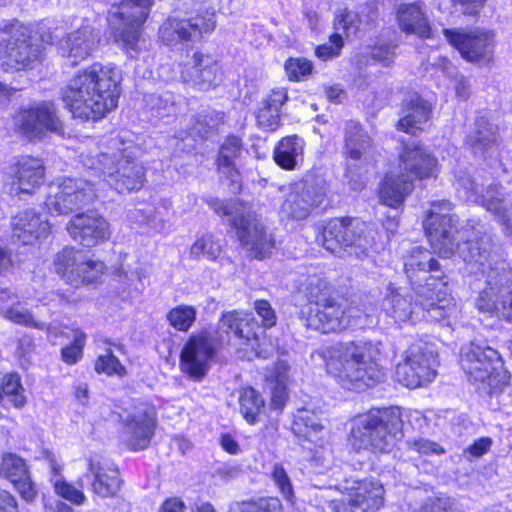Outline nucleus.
Returning a JSON list of instances; mask_svg holds the SVG:
<instances>
[{"label":"nucleus","mask_w":512,"mask_h":512,"mask_svg":"<svg viewBox=\"0 0 512 512\" xmlns=\"http://www.w3.org/2000/svg\"><path fill=\"white\" fill-rule=\"evenodd\" d=\"M304 140L296 135L281 139L273 152L275 162L283 169L293 170L302 160Z\"/></svg>","instance_id":"79ce46f5"},{"label":"nucleus","mask_w":512,"mask_h":512,"mask_svg":"<svg viewBox=\"0 0 512 512\" xmlns=\"http://www.w3.org/2000/svg\"><path fill=\"white\" fill-rule=\"evenodd\" d=\"M53 486L57 495L74 505H82L86 501V496L80 489L63 479H57Z\"/></svg>","instance_id":"bf43d9fd"},{"label":"nucleus","mask_w":512,"mask_h":512,"mask_svg":"<svg viewBox=\"0 0 512 512\" xmlns=\"http://www.w3.org/2000/svg\"><path fill=\"white\" fill-rule=\"evenodd\" d=\"M453 204L448 200L431 203L423 227L432 248L441 257L448 258L456 251L471 267L476 280L486 285L475 300L482 313L495 314L512 325V273L493 267L491 241L488 236L467 224L458 228L457 215L451 214Z\"/></svg>","instance_id":"f257e3e1"},{"label":"nucleus","mask_w":512,"mask_h":512,"mask_svg":"<svg viewBox=\"0 0 512 512\" xmlns=\"http://www.w3.org/2000/svg\"><path fill=\"white\" fill-rule=\"evenodd\" d=\"M400 29L406 34L420 38L431 37V26L423 10L416 4H401L397 10Z\"/></svg>","instance_id":"4c0bfd02"},{"label":"nucleus","mask_w":512,"mask_h":512,"mask_svg":"<svg viewBox=\"0 0 512 512\" xmlns=\"http://www.w3.org/2000/svg\"><path fill=\"white\" fill-rule=\"evenodd\" d=\"M66 229L73 240L85 247H94L109 237L108 222L95 211L76 214Z\"/></svg>","instance_id":"4be33fe9"},{"label":"nucleus","mask_w":512,"mask_h":512,"mask_svg":"<svg viewBox=\"0 0 512 512\" xmlns=\"http://www.w3.org/2000/svg\"><path fill=\"white\" fill-rule=\"evenodd\" d=\"M254 308L258 316L261 318L262 326L264 328H271L276 325V313L267 300H256L254 302Z\"/></svg>","instance_id":"0e129e2a"},{"label":"nucleus","mask_w":512,"mask_h":512,"mask_svg":"<svg viewBox=\"0 0 512 512\" xmlns=\"http://www.w3.org/2000/svg\"><path fill=\"white\" fill-rule=\"evenodd\" d=\"M100 42L99 31L90 24H83L78 29L67 33L59 41V52L63 57L72 58V64L89 57Z\"/></svg>","instance_id":"a878e982"},{"label":"nucleus","mask_w":512,"mask_h":512,"mask_svg":"<svg viewBox=\"0 0 512 512\" xmlns=\"http://www.w3.org/2000/svg\"><path fill=\"white\" fill-rule=\"evenodd\" d=\"M322 418L312 410L300 409L294 416L292 431L298 437L311 442L317 441V436L324 430Z\"/></svg>","instance_id":"37998d69"},{"label":"nucleus","mask_w":512,"mask_h":512,"mask_svg":"<svg viewBox=\"0 0 512 512\" xmlns=\"http://www.w3.org/2000/svg\"><path fill=\"white\" fill-rule=\"evenodd\" d=\"M0 476L8 479L26 501H32L36 495L25 461L15 454L8 453L2 458Z\"/></svg>","instance_id":"473e14b6"},{"label":"nucleus","mask_w":512,"mask_h":512,"mask_svg":"<svg viewBox=\"0 0 512 512\" xmlns=\"http://www.w3.org/2000/svg\"><path fill=\"white\" fill-rule=\"evenodd\" d=\"M299 318L307 328L321 333H335L348 328H364L372 324L371 313L355 302L331 298L319 306L301 309Z\"/></svg>","instance_id":"0eeeda50"},{"label":"nucleus","mask_w":512,"mask_h":512,"mask_svg":"<svg viewBox=\"0 0 512 512\" xmlns=\"http://www.w3.org/2000/svg\"><path fill=\"white\" fill-rule=\"evenodd\" d=\"M284 69L290 81L299 82L306 80L312 74L314 65L306 58L291 57L285 61Z\"/></svg>","instance_id":"8fccbe9b"},{"label":"nucleus","mask_w":512,"mask_h":512,"mask_svg":"<svg viewBox=\"0 0 512 512\" xmlns=\"http://www.w3.org/2000/svg\"><path fill=\"white\" fill-rule=\"evenodd\" d=\"M447 41L456 48L461 56L470 62H489L494 53V34L481 30L444 29Z\"/></svg>","instance_id":"aec40b11"},{"label":"nucleus","mask_w":512,"mask_h":512,"mask_svg":"<svg viewBox=\"0 0 512 512\" xmlns=\"http://www.w3.org/2000/svg\"><path fill=\"white\" fill-rule=\"evenodd\" d=\"M497 141V126L486 117H478L472 131L468 134L466 144L475 156L486 157Z\"/></svg>","instance_id":"e433bc0d"},{"label":"nucleus","mask_w":512,"mask_h":512,"mask_svg":"<svg viewBox=\"0 0 512 512\" xmlns=\"http://www.w3.org/2000/svg\"><path fill=\"white\" fill-rule=\"evenodd\" d=\"M230 512H283V509L278 498L267 497L239 503Z\"/></svg>","instance_id":"3c124183"},{"label":"nucleus","mask_w":512,"mask_h":512,"mask_svg":"<svg viewBox=\"0 0 512 512\" xmlns=\"http://www.w3.org/2000/svg\"><path fill=\"white\" fill-rule=\"evenodd\" d=\"M154 0H122L109 12V23L115 35L128 51H137L140 27L146 21Z\"/></svg>","instance_id":"f8f14e48"},{"label":"nucleus","mask_w":512,"mask_h":512,"mask_svg":"<svg viewBox=\"0 0 512 512\" xmlns=\"http://www.w3.org/2000/svg\"><path fill=\"white\" fill-rule=\"evenodd\" d=\"M240 413L249 424L261 421L260 417L265 412V400L253 387H246L239 395Z\"/></svg>","instance_id":"c03bdc74"},{"label":"nucleus","mask_w":512,"mask_h":512,"mask_svg":"<svg viewBox=\"0 0 512 512\" xmlns=\"http://www.w3.org/2000/svg\"><path fill=\"white\" fill-rule=\"evenodd\" d=\"M454 186L460 198L474 202L480 185L465 171H459L455 176Z\"/></svg>","instance_id":"5fc2aeb1"},{"label":"nucleus","mask_w":512,"mask_h":512,"mask_svg":"<svg viewBox=\"0 0 512 512\" xmlns=\"http://www.w3.org/2000/svg\"><path fill=\"white\" fill-rule=\"evenodd\" d=\"M451 507L452 502L448 497H430L416 512H455Z\"/></svg>","instance_id":"338daca9"},{"label":"nucleus","mask_w":512,"mask_h":512,"mask_svg":"<svg viewBox=\"0 0 512 512\" xmlns=\"http://www.w3.org/2000/svg\"><path fill=\"white\" fill-rule=\"evenodd\" d=\"M323 247L337 255L363 259L374 245L373 231L357 218H334L327 222L322 232Z\"/></svg>","instance_id":"9d476101"},{"label":"nucleus","mask_w":512,"mask_h":512,"mask_svg":"<svg viewBox=\"0 0 512 512\" xmlns=\"http://www.w3.org/2000/svg\"><path fill=\"white\" fill-rule=\"evenodd\" d=\"M176 8L184 17L171 16L160 28V37L170 45L184 40H194L203 32L215 28L214 10L204 7L199 0H176Z\"/></svg>","instance_id":"9b49d317"},{"label":"nucleus","mask_w":512,"mask_h":512,"mask_svg":"<svg viewBox=\"0 0 512 512\" xmlns=\"http://www.w3.org/2000/svg\"><path fill=\"white\" fill-rule=\"evenodd\" d=\"M41 54L26 29L0 32V65L5 71H19L36 62Z\"/></svg>","instance_id":"dca6fc26"},{"label":"nucleus","mask_w":512,"mask_h":512,"mask_svg":"<svg viewBox=\"0 0 512 512\" xmlns=\"http://www.w3.org/2000/svg\"><path fill=\"white\" fill-rule=\"evenodd\" d=\"M222 251V245L219 239L212 234H205L198 238L190 248V257L194 260L206 258L207 260H216Z\"/></svg>","instance_id":"49530a36"},{"label":"nucleus","mask_w":512,"mask_h":512,"mask_svg":"<svg viewBox=\"0 0 512 512\" xmlns=\"http://www.w3.org/2000/svg\"><path fill=\"white\" fill-rule=\"evenodd\" d=\"M243 344L245 345L244 349L247 351L250 350L257 358L267 359L271 356L272 349L260 342L259 336L256 332L255 335L251 337V339H248Z\"/></svg>","instance_id":"774afa93"},{"label":"nucleus","mask_w":512,"mask_h":512,"mask_svg":"<svg viewBox=\"0 0 512 512\" xmlns=\"http://www.w3.org/2000/svg\"><path fill=\"white\" fill-rule=\"evenodd\" d=\"M196 315L194 306L181 304L170 309L166 314V319L175 330L187 332L196 321Z\"/></svg>","instance_id":"de8ad7c7"},{"label":"nucleus","mask_w":512,"mask_h":512,"mask_svg":"<svg viewBox=\"0 0 512 512\" xmlns=\"http://www.w3.org/2000/svg\"><path fill=\"white\" fill-rule=\"evenodd\" d=\"M5 317L17 324L41 328L42 324L34 321L32 314L20 304L12 306L5 312Z\"/></svg>","instance_id":"680f3d73"},{"label":"nucleus","mask_w":512,"mask_h":512,"mask_svg":"<svg viewBox=\"0 0 512 512\" xmlns=\"http://www.w3.org/2000/svg\"><path fill=\"white\" fill-rule=\"evenodd\" d=\"M155 413L148 407L138 408L123 421V440L133 451L146 449L154 435Z\"/></svg>","instance_id":"b1692460"},{"label":"nucleus","mask_w":512,"mask_h":512,"mask_svg":"<svg viewBox=\"0 0 512 512\" xmlns=\"http://www.w3.org/2000/svg\"><path fill=\"white\" fill-rule=\"evenodd\" d=\"M14 126L17 133L30 141L42 140L50 134H64L63 122L51 101H42L21 109L14 116Z\"/></svg>","instance_id":"ddd939ff"},{"label":"nucleus","mask_w":512,"mask_h":512,"mask_svg":"<svg viewBox=\"0 0 512 512\" xmlns=\"http://www.w3.org/2000/svg\"><path fill=\"white\" fill-rule=\"evenodd\" d=\"M300 291L303 292L311 304L310 306H319L331 299L330 287L328 282L318 276H309L300 286Z\"/></svg>","instance_id":"a18cd8bd"},{"label":"nucleus","mask_w":512,"mask_h":512,"mask_svg":"<svg viewBox=\"0 0 512 512\" xmlns=\"http://www.w3.org/2000/svg\"><path fill=\"white\" fill-rule=\"evenodd\" d=\"M407 445L411 450L424 455H440L444 453V449L436 442L424 438H413L407 440Z\"/></svg>","instance_id":"e2e57ef3"},{"label":"nucleus","mask_w":512,"mask_h":512,"mask_svg":"<svg viewBox=\"0 0 512 512\" xmlns=\"http://www.w3.org/2000/svg\"><path fill=\"white\" fill-rule=\"evenodd\" d=\"M136 150L128 145L113 154L101 153L89 158L85 165L119 193L136 191L145 182V168L137 160Z\"/></svg>","instance_id":"6e6552de"},{"label":"nucleus","mask_w":512,"mask_h":512,"mask_svg":"<svg viewBox=\"0 0 512 512\" xmlns=\"http://www.w3.org/2000/svg\"><path fill=\"white\" fill-rule=\"evenodd\" d=\"M441 284L418 285L416 307H420L421 317L427 321H441L456 312V305L450 296H440Z\"/></svg>","instance_id":"393cba45"},{"label":"nucleus","mask_w":512,"mask_h":512,"mask_svg":"<svg viewBox=\"0 0 512 512\" xmlns=\"http://www.w3.org/2000/svg\"><path fill=\"white\" fill-rule=\"evenodd\" d=\"M399 168L405 176L425 179L436 176L437 159L419 142L403 143L399 154Z\"/></svg>","instance_id":"bb28decb"},{"label":"nucleus","mask_w":512,"mask_h":512,"mask_svg":"<svg viewBox=\"0 0 512 512\" xmlns=\"http://www.w3.org/2000/svg\"><path fill=\"white\" fill-rule=\"evenodd\" d=\"M351 437L359 448L389 453L403 437L398 407L373 408L354 418Z\"/></svg>","instance_id":"39448f33"},{"label":"nucleus","mask_w":512,"mask_h":512,"mask_svg":"<svg viewBox=\"0 0 512 512\" xmlns=\"http://www.w3.org/2000/svg\"><path fill=\"white\" fill-rule=\"evenodd\" d=\"M85 341L86 334L82 331L76 330L74 332L73 341L61 350L62 360L69 365H73L78 362V360L82 358Z\"/></svg>","instance_id":"13d9d810"},{"label":"nucleus","mask_w":512,"mask_h":512,"mask_svg":"<svg viewBox=\"0 0 512 512\" xmlns=\"http://www.w3.org/2000/svg\"><path fill=\"white\" fill-rule=\"evenodd\" d=\"M404 269L415 292L418 285H423L422 281H425L424 285L427 283L446 284L442 281L443 275L439 270L438 261L429 250L420 246L414 247L404 258Z\"/></svg>","instance_id":"5701e85b"},{"label":"nucleus","mask_w":512,"mask_h":512,"mask_svg":"<svg viewBox=\"0 0 512 512\" xmlns=\"http://www.w3.org/2000/svg\"><path fill=\"white\" fill-rule=\"evenodd\" d=\"M88 472L92 475V491L101 498H111L121 489L122 480L117 466L110 460H89Z\"/></svg>","instance_id":"c85d7f7f"},{"label":"nucleus","mask_w":512,"mask_h":512,"mask_svg":"<svg viewBox=\"0 0 512 512\" xmlns=\"http://www.w3.org/2000/svg\"><path fill=\"white\" fill-rule=\"evenodd\" d=\"M271 476L283 498L291 505H294L296 499L294 489L284 467L281 464H275Z\"/></svg>","instance_id":"4d7b16f0"},{"label":"nucleus","mask_w":512,"mask_h":512,"mask_svg":"<svg viewBox=\"0 0 512 512\" xmlns=\"http://www.w3.org/2000/svg\"><path fill=\"white\" fill-rule=\"evenodd\" d=\"M412 300V296L404 294L401 288L389 283L382 301V310L395 322L416 321L420 319V307H416V301L413 303Z\"/></svg>","instance_id":"72a5a7b5"},{"label":"nucleus","mask_w":512,"mask_h":512,"mask_svg":"<svg viewBox=\"0 0 512 512\" xmlns=\"http://www.w3.org/2000/svg\"><path fill=\"white\" fill-rule=\"evenodd\" d=\"M431 114V106L418 93H409L402 102L401 117L397 129L416 135L422 131L421 125L426 123Z\"/></svg>","instance_id":"7c9ffc66"},{"label":"nucleus","mask_w":512,"mask_h":512,"mask_svg":"<svg viewBox=\"0 0 512 512\" xmlns=\"http://www.w3.org/2000/svg\"><path fill=\"white\" fill-rule=\"evenodd\" d=\"M146 102L156 117L165 118L176 112L174 96L169 92L161 95L151 94L147 97Z\"/></svg>","instance_id":"603ef678"},{"label":"nucleus","mask_w":512,"mask_h":512,"mask_svg":"<svg viewBox=\"0 0 512 512\" xmlns=\"http://www.w3.org/2000/svg\"><path fill=\"white\" fill-rule=\"evenodd\" d=\"M94 369L98 374H106L108 376L126 375L125 367L120 363L119 359L115 357L112 350H106V354L98 356L95 361Z\"/></svg>","instance_id":"864d4df0"},{"label":"nucleus","mask_w":512,"mask_h":512,"mask_svg":"<svg viewBox=\"0 0 512 512\" xmlns=\"http://www.w3.org/2000/svg\"><path fill=\"white\" fill-rule=\"evenodd\" d=\"M244 151L242 139L234 135L226 137L218 151L216 161L218 171L230 181L233 193L239 192L241 188L237 160L241 158Z\"/></svg>","instance_id":"c756f323"},{"label":"nucleus","mask_w":512,"mask_h":512,"mask_svg":"<svg viewBox=\"0 0 512 512\" xmlns=\"http://www.w3.org/2000/svg\"><path fill=\"white\" fill-rule=\"evenodd\" d=\"M208 205L220 216H229L241 245L248 249L250 256L263 259L272 252L275 240L268 233L257 214L236 200L224 201L213 198Z\"/></svg>","instance_id":"423d86ee"},{"label":"nucleus","mask_w":512,"mask_h":512,"mask_svg":"<svg viewBox=\"0 0 512 512\" xmlns=\"http://www.w3.org/2000/svg\"><path fill=\"white\" fill-rule=\"evenodd\" d=\"M414 188L413 179L404 174H388L381 184L379 197L383 204L397 208Z\"/></svg>","instance_id":"58836bf2"},{"label":"nucleus","mask_w":512,"mask_h":512,"mask_svg":"<svg viewBox=\"0 0 512 512\" xmlns=\"http://www.w3.org/2000/svg\"><path fill=\"white\" fill-rule=\"evenodd\" d=\"M343 47V36L339 32H335L329 36L327 43L316 47L315 55L321 61L326 62L339 57Z\"/></svg>","instance_id":"6e6d98bb"},{"label":"nucleus","mask_w":512,"mask_h":512,"mask_svg":"<svg viewBox=\"0 0 512 512\" xmlns=\"http://www.w3.org/2000/svg\"><path fill=\"white\" fill-rule=\"evenodd\" d=\"M24 388L21 384V378L17 373H8L4 375L0 384V394L8 397L9 401L16 407L21 408L26 404Z\"/></svg>","instance_id":"09e8293b"},{"label":"nucleus","mask_w":512,"mask_h":512,"mask_svg":"<svg viewBox=\"0 0 512 512\" xmlns=\"http://www.w3.org/2000/svg\"><path fill=\"white\" fill-rule=\"evenodd\" d=\"M180 77L188 86L208 91L222 82L223 72L211 56L194 52L191 58L180 64Z\"/></svg>","instance_id":"412c9836"},{"label":"nucleus","mask_w":512,"mask_h":512,"mask_svg":"<svg viewBox=\"0 0 512 512\" xmlns=\"http://www.w3.org/2000/svg\"><path fill=\"white\" fill-rule=\"evenodd\" d=\"M337 488L346 497L335 505V512H377L383 505V486L373 478H346Z\"/></svg>","instance_id":"4468645a"},{"label":"nucleus","mask_w":512,"mask_h":512,"mask_svg":"<svg viewBox=\"0 0 512 512\" xmlns=\"http://www.w3.org/2000/svg\"><path fill=\"white\" fill-rule=\"evenodd\" d=\"M372 139L362 128L361 124L354 120H349L344 129V153L351 160H360L365 154L370 152Z\"/></svg>","instance_id":"ea45409f"},{"label":"nucleus","mask_w":512,"mask_h":512,"mask_svg":"<svg viewBox=\"0 0 512 512\" xmlns=\"http://www.w3.org/2000/svg\"><path fill=\"white\" fill-rule=\"evenodd\" d=\"M320 355L328 373L347 390L363 391L383 377L378 363L380 343L367 339L337 342L323 347Z\"/></svg>","instance_id":"7ed1b4c3"},{"label":"nucleus","mask_w":512,"mask_h":512,"mask_svg":"<svg viewBox=\"0 0 512 512\" xmlns=\"http://www.w3.org/2000/svg\"><path fill=\"white\" fill-rule=\"evenodd\" d=\"M12 239L24 245L45 237L50 232L47 220H42L33 209L19 212L12 220Z\"/></svg>","instance_id":"2f4dec72"},{"label":"nucleus","mask_w":512,"mask_h":512,"mask_svg":"<svg viewBox=\"0 0 512 512\" xmlns=\"http://www.w3.org/2000/svg\"><path fill=\"white\" fill-rule=\"evenodd\" d=\"M438 354L428 345H412L396 367V379L407 388H418L434 380Z\"/></svg>","instance_id":"2eb2a0df"},{"label":"nucleus","mask_w":512,"mask_h":512,"mask_svg":"<svg viewBox=\"0 0 512 512\" xmlns=\"http://www.w3.org/2000/svg\"><path fill=\"white\" fill-rule=\"evenodd\" d=\"M360 17L357 12L345 9L334 20V29L346 34L355 33L358 30Z\"/></svg>","instance_id":"052dcab7"},{"label":"nucleus","mask_w":512,"mask_h":512,"mask_svg":"<svg viewBox=\"0 0 512 512\" xmlns=\"http://www.w3.org/2000/svg\"><path fill=\"white\" fill-rule=\"evenodd\" d=\"M288 93L285 88L271 90L259 103L256 112L257 123L266 130H275L280 125L281 107L287 101Z\"/></svg>","instance_id":"c9c22d12"},{"label":"nucleus","mask_w":512,"mask_h":512,"mask_svg":"<svg viewBox=\"0 0 512 512\" xmlns=\"http://www.w3.org/2000/svg\"><path fill=\"white\" fill-rule=\"evenodd\" d=\"M224 116L223 112L203 110L191 117L188 130L182 132L179 138L183 140L188 135L202 139L210 138L217 134L219 127L224 123Z\"/></svg>","instance_id":"a19ab883"},{"label":"nucleus","mask_w":512,"mask_h":512,"mask_svg":"<svg viewBox=\"0 0 512 512\" xmlns=\"http://www.w3.org/2000/svg\"><path fill=\"white\" fill-rule=\"evenodd\" d=\"M475 203L490 212L506 236L512 237V217L507 209V194L499 183H491L478 191Z\"/></svg>","instance_id":"cd10ccee"},{"label":"nucleus","mask_w":512,"mask_h":512,"mask_svg":"<svg viewBox=\"0 0 512 512\" xmlns=\"http://www.w3.org/2000/svg\"><path fill=\"white\" fill-rule=\"evenodd\" d=\"M492 446V440L489 437H481L475 440L464 451L463 455L467 460L480 458L485 455Z\"/></svg>","instance_id":"69168bd1"},{"label":"nucleus","mask_w":512,"mask_h":512,"mask_svg":"<svg viewBox=\"0 0 512 512\" xmlns=\"http://www.w3.org/2000/svg\"><path fill=\"white\" fill-rule=\"evenodd\" d=\"M120 80L116 67L93 63L69 81L62 90V100L73 117L100 120L116 108Z\"/></svg>","instance_id":"f03ea898"},{"label":"nucleus","mask_w":512,"mask_h":512,"mask_svg":"<svg viewBox=\"0 0 512 512\" xmlns=\"http://www.w3.org/2000/svg\"><path fill=\"white\" fill-rule=\"evenodd\" d=\"M44 180V166L40 159L22 157L16 164L11 194L31 193Z\"/></svg>","instance_id":"f704fd0d"},{"label":"nucleus","mask_w":512,"mask_h":512,"mask_svg":"<svg viewBox=\"0 0 512 512\" xmlns=\"http://www.w3.org/2000/svg\"><path fill=\"white\" fill-rule=\"evenodd\" d=\"M55 270L74 287L96 282L106 269L101 261L88 260L81 251L65 247L54 259Z\"/></svg>","instance_id":"f3484780"},{"label":"nucleus","mask_w":512,"mask_h":512,"mask_svg":"<svg viewBox=\"0 0 512 512\" xmlns=\"http://www.w3.org/2000/svg\"><path fill=\"white\" fill-rule=\"evenodd\" d=\"M256 326L257 322L248 313L230 311L223 314L218 322L217 336H213L208 331H201L189 337L180 356L182 371L191 378L202 379L209 361L216 353L218 344L229 341L231 333L245 343L255 335Z\"/></svg>","instance_id":"20e7f679"},{"label":"nucleus","mask_w":512,"mask_h":512,"mask_svg":"<svg viewBox=\"0 0 512 512\" xmlns=\"http://www.w3.org/2000/svg\"><path fill=\"white\" fill-rule=\"evenodd\" d=\"M326 196L323 182L304 180L291 186L280 207L282 218L301 220L319 206Z\"/></svg>","instance_id":"6ab92c4d"},{"label":"nucleus","mask_w":512,"mask_h":512,"mask_svg":"<svg viewBox=\"0 0 512 512\" xmlns=\"http://www.w3.org/2000/svg\"><path fill=\"white\" fill-rule=\"evenodd\" d=\"M461 367L470 382L480 383L488 394L501 392L508 384L509 375L499 353L474 342L464 345L460 352Z\"/></svg>","instance_id":"1a4fd4ad"},{"label":"nucleus","mask_w":512,"mask_h":512,"mask_svg":"<svg viewBox=\"0 0 512 512\" xmlns=\"http://www.w3.org/2000/svg\"><path fill=\"white\" fill-rule=\"evenodd\" d=\"M93 185L84 179H64L50 187L46 206L50 213L69 214L90 204L95 198Z\"/></svg>","instance_id":"a211bd4d"}]
</instances>
